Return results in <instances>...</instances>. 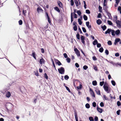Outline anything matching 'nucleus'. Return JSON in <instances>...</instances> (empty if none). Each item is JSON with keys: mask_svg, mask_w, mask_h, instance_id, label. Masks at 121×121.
Returning <instances> with one entry per match:
<instances>
[{"mask_svg": "<svg viewBox=\"0 0 121 121\" xmlns=\"http://www.w3.org/2000/svg\"><path fill=\"white\" fill-rule=\"evenodd\" d=\"M58 71L59 73L61 74H64L65 72L64 68L62 67H61L60 68L58 69Z\"/></svg>", "mask_w": 121, "mask_h": 121, "instance_id": "f257e3e1", "label": "nucleus"}, {"mask_svg": "<svg viewBox=\"0 0 121 121\" xmlns=\"http://www.w3.org/2000/svg\"><path fill=\"white\" fill-rule=\"evenodd\" d=\"M103 87L105 91L107 93H110V90H109V88L108 86L105 85V83Z\"/></svg>", "mask_w": 121, "mask_h": 121, "instance_id": "f03ea898", "label": "nucleus"}, {"mask_svg": "<svg viewBox=\"0 0 121 121\" xmlns=\"http://www.w3.org/2000/svg\"><path fill=\"white\" fill-rule=\"evenodd\" d=\"M74 51L76 53V54L78 56H80V52L77 49V48H75L74 49Z\"/></svg>", "mask_w": 121, "mask_h": 121, "instance_id": "7ed1b4c3", "label": "nucleus"}, {"mask_svg": "<svg viewBox=\"0 0 121 121\" xmlns=\"http://www.w3.org/2000/svg\"><path fill=\"white\" fill-rule=\"evenodd\" d=\"M81 39V40L83 44L84 45L85 44L84 39L85 38L82 35H81L80 37Z\"/></svg>", "mask_w": 121, "mask_h": 121, "instance_id": "20e7f679", "label": "nucleus"}, {"mask_svg": "<svg viewBox=\"0 0 121 121\" xmlns=\"http://www.w3.org/2000/svg\"><path fill=\"white\" fill-rule=\"evenodd\" d=\"M86 26L88 28L89 30L90 31L91 30V25H89V22H86Z\"/></svg>", "mask_w": 121, "mask_h": 121, "instance_id": "39448f33", "label": "nucleus"}, {"mask_svg": "<svg viewBox=\"0 0 121 121\" xmlns=\"http://www.w3.org/2000/svg\"><path fill=\"white\" fill-rule=\"evenodd\" d=\"M117 26L119 27H121V21L119 20L117 21L116 22Z\"/></svg>", "mask_w": 121, "mask_h": 121, "instance_id": "423d86ee", "label": "nucleus"}, {"mask_svg": "<svg viewBox=\"0 0 121 121\" xmlns=\"http://www.w3.org/2000/svg\"><path fill=\"white\" fill-rule=\"evenodd\" d=\"M95 91L96 92L97 94L99 95H100V91L97 88H95Z\"/></svg>", "mask_w": 121, "mask_h": 121, "instance_id": "0eeeda50", "label": "nucleus"}, {"mask_svg": "<svg viewBox=\"0 0 121 121\" xmlns=\"http://www.w3.org/2000/svg\"><path fill=\"white\" fill-rule=\"evenodd\" d=\"M112 30V29H111L108 28V30L105 32V33L106 34H110V32H111Z\"/></svg>", "mask_w": 121, "mask_h": 121, "instance_id": "6e6552de", "label": "nucleus"}, {"mask_svg": "<svg viewBox=\"0 0 121 121\" xmlns=\"http://www.w3.org/2000/svg\"><path fill=\"white\" fill-rule=\"evenodd\" d=\"M58 5L61 8H62L63 5L62 3L59 1H58L57 2Z\"/></svg>", "mask_w": 121, "mask_h": 121, "instance_id": "1a4fd4ad", "label": "nucleus"}, {"mask_svg": "<svg viewBox=\"0 0 121 121\" xmlns=\"http://www.w3.org/2000/svg\"><path fill=\"white\" fill-rule=\"evenodd\" d=\"M55 62L56 64H57L59 66L61 65V64L60 61L57 59H55Z\"/></svg>", "mask_w": 121, "mask_h": 121, "instance_id": "9d476101", "label": "nucleus"}, {"mask_svg": "<svg viewBox=\"0 0 121 121\" xmlns=\"http://www.w3.org/2000/svg\"><path fill=\"white\" fill-rule=\"evenodd\" d=\"M97 111L100 113H102L103 111V109L99 108L98 107H97Z\"/></svg>", "mask_w": 121, "mask_h": 121, "instance_id": "9b49d317", "label": "nucleus"}, {"mask_svg": "<svg viewBox=\"0 0 121 121\" xmlns=\"http://www.w3.org/2000/svg\"><path fill=\"white\" fill-rule=\"evenodd\" d=\"M6 95L7 97L9 98L10 97L11 95L10 92L9 91H8L6 94Z\"/></svg>", "mask_w": 121, "mask_h": 121, "instance_id": "f8f14e48", "label": "nucleus"}, {"mask_svg": "<svg viewBox=\"0 0 121 121\" xmlns=\"http://www.w3.org/2000/svg\"><path fill=\"white\" fill-rule=\"evenodd\" d=\"M74 115L76 121H78L77 114L75 112H74Z\"/></svg>", "mask_w": 121, "mask_h": 121, "instance_id": "ddd939ff", "label": "nucleus"}, {"mask_svg": "<svg viewBox=\"0 0 121 121\" xmlns=\"http://www.w3.org/2000/svg\"><path fill=\"white\" fill-rule=\"evenodd\" d=\"M96 22L99 25L102 22L100 19H99L97 20Z\"/></svg>", "mask_w": 121, "mask_h": 121, "instance_id": "4468645a", "label": "nucleus"}, {"mask_svg": "<svg viewBox=\"0 0 121 121\" xmlns=\"http://www.w3.org/2000/svg\"><path fill=\"white\" fill-rule=\"evenodd\" d=\"M106 60L109 63H110L112 64L113 66L115 65V63H114L113 61H110L108 60L107 59H106Z\"/></svg>", "mask_w": 121, "mask_h": 121, "instance_id": "2eb2a0df", "label": "nucleus"}, {"mask_svg": "<svg viewBox=\"0 0 121 121\" xmlns=\"http://www.w3.org/2000/svg\"><path fill=\"white\" fill-rule=\"evenodd\" d=\"M98 43V42L97 39H95L93 42V43L94 45H95Z\"/></svg>", "mask_w": 121, "mask_h": 121, "instance_id": "dca6fc26", "label": "nucleus"}, {"mask_svg": "<svg viewBox=\"0 0 121 121\" xmlns=\"http://www.w3.org/2000/svg\"><path fill=\"white\" fill-rule=\"evenodd\" d=\"M111 32L112 35V36H114L115 35V30L112 29Z\"/></svg>", "mask_w": 121, "mask_h": 121, "instance_id": "f3484780", "label": "nucleus"}, {"mask_svg": "<svg viewBox=\"0 0 121 121\" xmlns=\"http://www.w3.org/2000/svg\"><path fill=\"white\" fill-rule=\"evenodd\" d=\"M115 34L117 35H119L120 33V30L118 29L116 30L115 31Z\"/></svg>", "mask_w": 121, "mask_h": 121, "instance_id": "a211bd4d", "label": "nucleus"}, {"mask_svg": "<svg viewBox=\"0 0 121 121\" xmlns=\"http://www.w3.org/2000/svg\"><path fill=\"white\" fill-rule=\"evenodd\" d=\"M54 9L55 10H56L59 13L60 12V10L59 8L57 7H55L54 8Z\"/></svg>", "mask_w": 121, "mask_h": 121, "instance_id": "6ab92c4d", "label": "nucleus"}, {"mask_svg": "<svg viewBox=\"0 0 121 121\" xmlns=\"http://www.w3.org/2000/svg\"><path fill=\"white\" fill-rule=\"evenodd\" d=\"M44 60L43 58L41 59L40 60L39 63L41 64H42L43 63H44Z\"/></svg>", "mask_w": 121, "mask_h": 121, "instance_id": "aec40b11", "label": "nucleus"}, {"mask_svg": "<svg viewBox=\"0 0 121 121\" xmlns=\"http://www.w3.org/2000/svg\"><path fill=\"white\" fill-rule=\"evenodd\" d=\"M101 28L102 29L103 31H104L106 29L107 27L105 25H104L103 26H101Z\"/></svg>", "mask_w": 121, "mask_h": 121, "instance_id": "412c9836", "label": "nucleus"}, {"mask_svg": "<svg viewBox=\"0 0 121 121\" xmlns=\"http://www.w3.org/2000/svg\"><path fill=\"white\" fill-rule=\"evenodd\" d=\"M32 56H33V57L34 58L35 60H36V57H35V52H34L32 53Z\"/></svg>", "mask_w": 121, "mask_h": 121, "instance_id": "4be33fe9", "label": "nucleus"}, {"mask_svg": "<svg viewBox=\"0 0 121 121\" xmlns=\"http://www.w3.org/2000/svg\"><path fill=\"white\" fill-rule=\"evenodd\" d=\"M92 85L94 86H96L97 85V82L95 80L93 81L92 82Z\"/></svg>", "mask_w": 121, "mask_h": 121, "instance_id": "5701e85b", "label": "nucleus"}, {"mask_svg": "<svg viewBox=\"0 0 121 121\" xmlns=\"http://www.w3.org/2000/svg\"><path fill=\"white\" fill-rule=\"evenodd\" d=\"M83 18L85 21L87 20L88 19L87 17L85 14L83 16Z\"/></svg>", "mask_w": 121, "mask_h": 121, "instance_id": "b1692460", "label": "nucleus"}, {"mask_svg": "<svg viewBox=\"0 0 121 121\" xmlns=\"http://www.w3.org/2000/svg\"><path fill=\"white\" fill-rule=\"evenodd\" d=\"M103 98H104V100H108V98L106 97V95H103Z\"/></svg>", "mask_w": 121, "mask_h": 121, "instance_id": "393cba45", "label": "nucleus"}, {"mask_svg": "<svg viewBox=\"0 0 121 121\" xmlns=\"http://www.w3.org/2000/svg\"><path fill=\"white\" fill-rule=\"evenodd\" d=\"M71 22L72 23L73 21V18L72 15V13H71Z\"/></svg>", "mask_w": 121, "mask_h": 121, "instance_id": "a878e982", "label": "nucleus"}, {"mask_svg": "<svg viewBox=\"0 0 121 121\" xmlns=\"http://www.w3.org/2000/svg\"><path fill=\"white\" fill-rule=\"evenodd\" d=\"M90 105L88 103H87L85 105V107L87 108H90Z\"/></svg>", "mask_w": 121, "mask_h": 121, "instance_id": "bb28decb", "label": "nucleus"}, {"mask_svg": "<svg viewBox=\"0 0 121 121\" xmlns=\"http://www.w3.org/2000/svg\"><path fill=\"white\" fill-rule=\"evenodd\" d=\"M76 36L77 39L79 40L80 39V35L78 32L77 33Z\"/></svg>", "mask_w": 121, "mask_h": 121, "instance_id": "cd10ccee", "label": "nucleus"}, {"mask_svg": "<svg viewBox=\"0 0 121 121\" xmlns=\"http://www.w3.org/2000/svg\"><path fill=\"white\" fill-rule=\"evenodd\" d=\"M78 22L79 24L80 25H81L82 24V22L81 21V20L80 18H79L78 20Z\"/></svg>", "mask_w": 121, "mask_h": 121, "instance_id": "c85d7f7f", "label": "nucleus"}, {"mask_svg": "<svg viewBox=\"0 0 121 121\" xmlns=\"http://www.w3.org/2000/svg\"><path fill=\"white\" fill-rule=\"evenodd\" d=\"M108 23L109 25H112L113 24L111 21L109 20H108Z\"/></svg>", "mask_w": 121, "mask_h": 121, "instance_id": "c756f323", "label": "nucleus"}, {"mask_svg": "<svg viewBox=\"0 0 121 121\" xmlns=\"http://www.w3.org/2000/svg\"><path fill=\"white\" fill-rule=\"evenodd\" d=\"M111 82L113 85V86H115V85L116 83L115 82L114 80H112Z\"/></svg>", "mask_w": 121, "mask_h": 121, "instance_id": "7c9ffc66", "label": "nucleus"}, {"mask_svg": "<svg viewBox=\"0 0 121 121\" xmlns=\"http://www.w3.org/2000/svg\"><path fill=\"white\" fill-rule=\"evenodd\" d=\"M74 2L76 6H78L79 5V4L78 1L76 0H75L74 1Z\"/></svg>", "mask_w": 121, "mask_h": 121, "instance_id": "2f4dec72", "label": "nucleus"}, {"mask_svg": "<svg viewBox=\"0 0 121 121\" xmlns=\"http://www.w3.org/2000/svg\"><path fill=\"white\" fill-rule=\"evenodd\" d=\"M103 50L104 49L102 47L100 48L99 49V52L101 53L103 51Z\"/></svg>", "mask_w": 121, "mask_h": 121, "instance_id": "473e14b6", "label": "nucleus"}, {"mask_svg": "<svg viewBox=\"0 0 121 121\" xmlns=\"http://www.w3.org/2000/svg\"><path fill=\"white\" fill-rule=\"evenodd\" d=\"M89 119L90 121H94V119L92 117H89Z\"/></svg>", "mask_w": 121, "mask_h": 121, "instance_id": "72a5a7b5", "label": "nucleus"}, {"mask_svg": "<svg viewBox=\"0 0 121 121\" xmlns=\"http://www.w3.org/2000/svg\"><path fill=\"white\" fill-rule=\"evenodd\" d=\"M82 85L81 84H80L79 86H78L77 87V88L78 89H81L82 88Z\"/></svg>", "mask_w": 121, "mask_h": 121, "instance_id": "f704fd0d", "label": "nucleus"}, {"mask_svg": "<svg viewBox=\"0 0 121 121\" xmlns=\"http://www.w3.org/2000/svg\"><path fill=\"white\" fill-rule=\"evenodd\" d=\"M107 13L109 18H110V17H111V15L110 13H109L108 12H107Z\"/></svg>", "mask_w": 121, "mask_h": 121, "instance_id": "c9c22d12", "label": "nucleus"}, {"mask_svg": "<svg viewBox=\"0 0 121 121\" xmlns=\"http://www.w3.org/2000/svg\"><path fill=\"white\" fill-rule=\"evenodd\" d=\"M69 78V76L67 75H65L64 76V78L65 80H68Z\"/></svg>", "mask_w": 121, "mask_h": 121, "instance_id": "e433bc0d", "label": "nucleus"}, {"mask_svg": "<svg viewBox=\"0 0 121 121\" xmlns=\"http://www.w3.org/2000/svg\"><path fill=\"white\" fill-rule=\"evenodd\" d=\"M27 12V11L26 10H23L22 11V13L23 14L24 16L26 15V13Z\"/></svg>", "mask_w": 121, "mask_h": 121, "instance_id": "4c0bfd02", "label": "nucleus"}, {"mask_svg": "<svg viewBox=\"0 0 121 121\" xmlns=\"http://www.w3.org/2000/svg\"><path fill=\"white\" fill-rule=\"evenodd\" d=\"M66 60L68 63H70V59L69 57L66 58Z\"/></svg>", "mask_w": 121, "mask_h": 121, "instance_id": "58836bf2", "label": "nucleus"}, {"mask_svg": "<svg viewBox=\"0 0 121 121\" xmlns=\"http://www.w3.org/2000/svg\"><path fill=\"white\" fill-rule=\"evenodd\" d=\"M73 29L74 31H76L77 29V28L76 25L74 26L73 27Z\"/></svg>", "mask_w": 121, "mask_h": 121, "instance_id": "ea45409f", "label": "nucleus"}, {"mask_svg": "<svg viewBox=\"0 0 121 121\" xmlns=\"http://www.w3.org/2000/svg\"><path fill=\"white\" fill-rule=\"evenodd\" d=\"M44 76L45 78L46 79H47L48 78V77L47 76V74L46 73H44Z\"/></svg>", "mask_w": 121, "mask_h": 121, "instance_id": "a19ab883", "label": "nucleus"}, {"mask_svg": "<svg viewBox=\"0 0 121 121\" xmlns=\"http://www.w3.org/2000/svg\"><path fill=\"white\" fill-rule=\"evenodd\" d=\"M77 13L79 16L81 15V12L80 10H78L77 11Z\"/></svg>", "mask_w": 121, "mask_h": 121, "instance_id": "79ce46f5", "label": "nucleus"}, {"mask_svg": "<svg viewBox=\"0 0 121 121\" xmlns=\"http://www.w3.org/2000/svg\"><path fill=\"white\" fill-rule=\"evenodd\" d=\"M120 39L119 38H116L115 40L117 43L120 41Z\"/></svg>", "mask_w": 121, "mask_h": 121, "instance_id": "37998d69", "label": "nucleus"}, {"mask_svg": "<svg viewBox=\"0 0 121 121\" xmlns=\"http://www.w3.org/2000/svg\"><path fill=\"white\" fill-rule=\"evenodd\" d=\"M117 105L118 106H120L121 104V103L119 101H117Z\"/></svg>", "mask_w": 121, "mask_h": 121, "instance_id": "c03bdc74", "label": "nucleus"}, {"mask_svg": "<svg viewBox=\"0 0 121 121\" xmlns=\"http://www.w3.org/2000/svg\"><path fill=\"white\" fill-rule=\"evenodd\" d=\"M92 104L93 106L94 107H95L96 106V104L95 102H94Z\"/></svg>", "mask_w": 121, "mask_h": 121, "instance_id": "a18cd8bd", "label": "nucleus"}, {"mask_svg": "<svg viewBox=\"0 0 121 121\" xmlns=\"http://www.w3.org/2000/svg\"><path fill=\"white\" fill-rule=\"evenodd\" d=\"M104 82L103 81L100 82V85L101 86H102L104 83Z\"/></svg>", "mask_w": 121, "mask_h": 121, "instance_id": "49530a36", "label": "nucleus"}, {"mask_svg": "<svg viewBox=\"0 0 121 121\" xmlns=\"http://www.w3.org/2000/svg\"><path fill=\"white\" fill-rule=\"evenodd\" d=\"M108 44V45H112V43L110 40L108 41L107 42Z\"/></svg>", "mask_w": 121, "mask_h": 121, "instance_id": "de8ad7c7", "label": "nucleus"}, {"mask_svg": "<svg viewBox=\"0 0 121 121\" xmlns=\"http://www.w3.org/2000/svg\"><path fill=\"white\" fill-rule=\"evenodd\" d=\"M91 94L92 97H95V93L93 91H92V92H91Z\"/></svg>", "mask_w": 121, "mask_h": 121, "instance_id": "09e8293b", "label": "nucleus"}, {"mask_svg": "<svg viewBox=\"0 0 121 121\" xmlns=\"http://www.w3.org/2000/svg\"><path fill=\"white\" fill-rule=\"evenodd\" d=\"M70 2L71 5L72 6H73L74 4V1L73 0H71Z\"/></svg>", "mask_w": 121, "mask_h": 121, "instance_id": "8fccbe9b", "label": "nucleus"}, {"mask_svg": "<svg viewBox=\"0 0 121 121\" xmlns=\"http://www.w3.org/2000/svg\"><path fill=\"white\" fill-rule=\"evenodd\" d=\"M43 10L40 7H38L37 9V11L38 13L39 12V10Z\"/></svg>", "mask_w": 121, "mask_h": 121, "instance_id": "3c124183", "label": "nucleus"}, {"mask_svg": "<svg viewBox=\"0 0 121 121\" xmlns=\"http://www.w3.org/2000/svg\"><path fill=\"white\" fill-rule=\"evenodd\" d=\"M65 87L66 88V90L69 91V92H71L70 91L68 87L66 86H65Z\"/></svg>", "mask_w": 121, "mask_h": 121, "instance_id": "603ef678", "label": "nucleus"}, {"mask_svg": "<svg viewBox=\"0 0 121 121\" xmlns=\"http://www.w3.org/2000/svg\"><path fill=\"white\" fill-rule=\"evenodd\" d=\"M86 13L88 14H90V11L89 10L87 9L86 10Z\"/></svg>", "mask_w": 121, "mask_h": 121, "instance_id": "864d4df0", "label": "nucleus"}, {"mask_svg": "<svg viewBox=\"0 0 121 121\" xmlns=\"http://www.w3.org/2000/svg\"><path fill=\"white\" fill-rule=\"evenodd\" d=\"M99 12H100L101 13L102 12V11L101 10L102 9V7H101L100 6H99Z\"/></svg>", "mask_w": 121, "mask_h": 121, "instance_id": "5fc2aeb1", "label": "nucleus"}, {"mask_svg": "<svg viewBox=\"0 0 121 121\" xmlns=\"http://www.w3.org/2000/svg\"><path fill=\"white\" fill-rule=\"evenodd\" d=\"M82 29L84 32L86 33V30L84 27H82Z\"/></svg>", "mask_w": 121, "mask_h": 121, "instance_id": "6e6d98bb", "label": "nucleus"}, {"mask_svg": "<svg viewBox=\"0 0 121 121\" xmlns=\"http://www.w3.org/2000/svg\"><path fill=\"white\" fill-rule=\"evenodd\" d=\"M100 106L101 107H103L104 106V103L103 102H101L100 103Z\"/></svg>", "mask_w": 121, "mask_h": 121, "instance_id": "4d7b16f0", "label": "nucleus"}, {"mask_svg": "<svg viewBox=\"0 0 121 121\" xmlns=\"http://www.w3.org/2000/svg\"><path fill=\"white\" fill-rule=\"evenodd\" d=\"M105 53L107 55H108L109 54V52L107 49H106L105 50Z\"/></svg>", "mask_w": 121, "mask_h": 121, "instance_id": "13d9d810", "label": "nucleus"}, {"mask_svg": "<svg viewBox=\"0 0 121 121\" xmlns=\"http://www.w3.org/2000/svg\"><path fill=\"white\" fill-rule=\"evenodd\" d=\"M93 67L94 68V69L96 71H97V66H95L94 65L93 66Z\"/></svg>", "mask_w": 121, "mask_h": 121, "instance_id": "bf43d9fd", "label": "nucleus"}, {"mask_svg": "<svg viewBox=\"0 0 121 121\" xmlns=\"http://www.w3.org/2000/svg\"><path fill=\"white\" fill-rule=\"evenodd\" d=\"M63 56H64V57L65 58H66L68 57V56H67V54L65 53H64L63 54Z\"/></svg>", "mask_w": 121, "mask_h": 121, "instance_id": "052dcab7", "label": "nucleus"}, {"mask_svg": "<svg viewBox=\"0 0 121 121\" xmlns=\"http://www.w3.org/2000/svg\"><path fill=\"white\" fill-rule=\"evenodd\" d=\"M88 68V66L86 65H85L83 67V69L85 70H86Z\"/></svg>", "mask_w": 121, "mask_h": 121, "instance_id": "680f3d73", "label": "nucleus"}, {"mask_svg": "<svg viewBox=\"0 0 121 121\" xmlns=\"http://www.w3.org/2000/svg\"><path fill=\"white\" fill-rule=\"evenodd\" d=\"M18 22H19V25H22V22L21 20H20Z\"/></svg>", "mask_w": 121, "mask_h": 121, "instance_id": "e2e57ef3", "label": "nucleus"}, {"mask_svg": "<svg viewBox=\"0 0 121 121\" xmlns=\"http://www.w3.org/2000/svg\"><path fill=\"white\" fill-rule=\"evenodd\" d=\"M97 47L98 48H100L101 46V44L100 43H98L97 44Z\"/></svg>", "mask_w": 121, "mask_h": 121, "instance_id": "0e129e2a", "label": "nucleus"}, {"mask_svg": "<svg viewBox=\"0 0 121 121\" xmlns=\"http://www.w3.org/2000/svg\"><path fill=\"white\" fill-rule=\"evenodd\" d=\"M116 1V3L117 5H118L119 3L120 2V0H115Z\"/></svg>", "mask_w": 121, "mask_h": 121, "instance_id": "69168bd1", "label": "nucleus"}, {"mask_svg": "<svg viewBox=\"0 0 121 121\" xmlns=\"http://www.w3.org/2000/svg\"><path fill=\"white\" fill-rule=\"evenodd\" d=\"M106 3H107V1H104V3L103 4V5L104 6V7H106Z\"/></svg>", "mask_w": 121, "mask_h": 121, "instance_id": "338daca9", "label": "nucleus"}, {"mask_svg": "<svg viewBox=\"0 0 121 121\" xmlns=\"http://www.w3.org/2000/svg\"><path fill=\"white\" fill-rule=\"evenodd\" d=\"M120 110H119L117 111V115H120Z\"/></svg>", "mask_w": 121, "mask_h": 121, "instance_id": "774afa93", "label": "nucleus"}]
</instances>
